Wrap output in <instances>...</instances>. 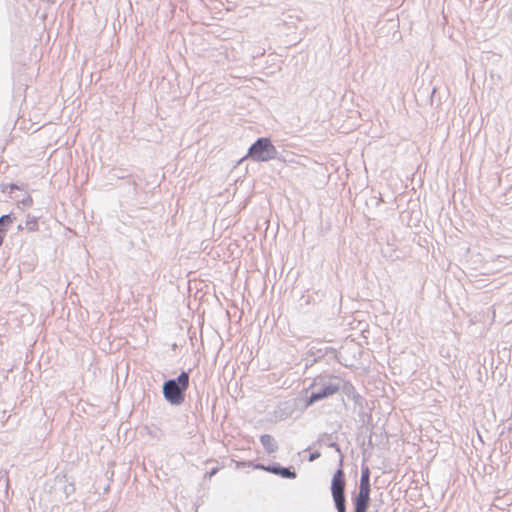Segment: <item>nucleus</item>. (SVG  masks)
<instances>
[{"label": "nucleus", "mask_w": 512, "mask_h": 512, "mask_svg": "<svg viewBox=\"0 0 512 512\" xmlns=\"http://www.w3.org/2000/svg\"><path fill=\"white\" fill-rule=\"evenodd\" d=\"M247 156L256 162H268L278 159L279 152L269 138L261 137L250 146Z\"/></svg>", "instance_id": "7ed1b4c3"}, {"label": "nucleus", "mask_w": 512, "mask_h": 512, "mask_svg": "<svg viewBox=\"0 0 512 512\" xmlns=\"http://www.w3.org/2000/svg\"><path fill=\"white\" fill-rule=\"evenodd\" d=\"M260 441L267 453H274L277 451L278 444L271 435H269V434L262 435L260 437Z\"/></svg>", "instance_id": "0eeeda50"}, {"label": "nucleus", "mask_w": 512, "mask_h": 512, "mask_svg": "<svg viewBox=\"0 0 512 512\" xmlns=\"http://www.w3.org/2000/svg\"><path fill=\"white\" fill-rule=\"evenodd\" d=\"M354 512H367V509L366 508L355 507V511Z\"/></svg>", "instance_id": "dca6fc26"}, {"label": "nucleus", "mask_w": 512, "mask_h": 512, "mask_svg": "<svg viewBox=\"0 0 512 512\" xmlns=\"http://www.w3.org/2000/svg\"><path fill=\"white\" fill-rule=\"evenodd\" d=\"M359 486L370 487V469L368 466H362Z\"/></svg>", "instance_id": "6e6552de"}, {"label": "nucleus", "mask_w": 512, "mask_h": 512, "mask_svg": "<svg viewBox=\"0 0 512 512\" xmlns=\"http://www.w3.org/2000/svg\"><path fill=\"white\" fill-rule=\"evenodd\" d=\"M319 457H320V453L319 452L311 453L310 456H309V461H314V460H316Z\"/></svg>", "instance_id": "f8f14e48"}, {"label": "nucleus", "mask_w": 512, "mask_h": 512, "mask_svg": "<svg viewBox=\"0 0 512 512\" xmlns=\"http://www.w3.org/2000/svg\"><path fill=\"white\" fill-rule=\"evenodd\" d=\"M189 386V374L185 371L175 379H169L163 384V396L172 405H180L184 401V392Z\"/></svg>", "instance_id": "f03ea898"}, {"label": "nucleus", "mask_w": 512, "mask_h": 512, "mask_svg": "<svg viewBox=\"0 0 512 512\" xmlns=\"http://www.w3.org/2000/svg\"><path fill=\"white\" fill-rule=\"evenodd\" d=\"M329 446L335 448L336 452H338L341 455V450H340L339 446L336 443L331 442L329 444Z\"/></svg>", "instance_id": "ddd939ff"}, {"label": "nucleus", "mask_w": 512, "mask_h": 512, "mask_svg": "<svg viewBox=\"0 0 512 512\" xmlns=\"http://www.w3.org/2000/svg\"><path fill=\"white\" fill-rule=\"evenodd\" d=\"M216 472H217V468L212 469V471L210 472V476H213Z\"/></svg>", "instance_id": "f3484780"}, {"label": "nucleus", "mask_w": 512, "mask_h": 512, "mask_svg": "<svg viewBox=\"0 0 512 512\" xmlns=\"http://www.w3.org/2000/svg\"><path fill=\"white\" fill-rule=\"evenodd\" d=\"M74 490H75V488H74V485L72 483H69V484L65 485V487H64V491H65L67 496L69 494L73 493Z\"/></svg>", "instance_id": "9b49d317"}, {"label": "nucleus", "mask_w": 512, "mask_h": 512, "mask_svg": "<svg viewBox=\"0 0 512 512\" xmlns=\"http://www.w3.org/2000/svg\"><path fill=\"white\" fill-rule=\"evenodd\" d=\"M341 388V380L334 376H320L310 384L311 394L307 399V406L328 398Z\"/></svg>", "instance_id": "f257e3e1"}, {"label": "nucleus", "mask_w": 512, "mask_h": 512, "mask_svg": "<svg viewBox=\"0 0 512 512\" xmlns=\"http://www.w3.org/2000/svg\"><path fill=\"white\" fill-rule=\"evenodd\" d=\"M255 468L267 471V466H265L263 464H257V465H255Z\"/></svg>", "instance_id": "4468645a"}, {"label": "nucleus", "mask_w": 512, "mask_h": 512, "mask_svg": "<svg viewBox=\"0 0 512 512\" xmlns=\"http://www.w3.org/2000/svg\"><path fill=\"white\" fill-rule=\"evenodd\" d=\"M370 487L359 486V492L353 500L354 507L368 509L370 503Z\"/></svg>", "instance_id": "39448f33"}, {"label": "nucleus", "mask_w": 512, "mask_h": 512, "mask_svg": "<svg viewBox=\"0 0 512 512\" xmlns=\"http://www.w3.org/2000/svg\"><path fill=\"white\" fill-rule=\"evenodd\" d=\"M4 232H5V228H0V245L3 243Z\"/></svg>", "instance_id": "2eb2a0df"}, {"label": "nucleus", "mask_w": 512, "mask_h": 512, "mask_svg": "<svg viewBox=\"0 0 512 512\" xmlns=\"http://www.w3.org/2000/svg\"><path fill=\"white\" fill-rule=\"evenodd\" d=\"M38 228L37 219L35 217H28L25 223V229L28 231H35Z\"/></svg>", "instance_id": "1a4fd4ad"}, {"label": "nucleus", "mask_w": 512, "mask_h": 512, "mask_svg": "<svg viewBox=\"0 0 512 512\" xmlns=\"http://www.w3.org/2000/svg\"><path fill=\"white\" fill-rule=\"evenodd\" d=\"M267 472L275 474V475H279L282 478H286V479L296 478V472L294 470H291V468L282 467L277 463L268 465Z\"/></svg>", "instance_id": "423d86ee"}, {"label": "nucleus", "mask_w": 512, "mask_h": 512, "mask_svg": "<svg viewBox=\"0 0 512 512\" xmlns=\"http://www.w3.org/2000/svg\"><path fill=\"white\" fill-rule=\"evenodd\" d=\"M331 493L338 512H346L345 505V474L339 468L333 475Z\"/></svg>", "instance_id": "20e7f679"}, {"label": "nucleus", "mask_w": 512, "mask_h": 512, "mask_svg": "<svg viewBox=\"0 0 512 512\" xmlns=\"http://www.w3.org/2000/svg\"><path fill=\"white\" fill-rule=\"evenodd\" d=\"M18 229H19V230H23V229H25V226H22V225L20 224V225H18Z\"/></svg>", "instance_id": "a211bd4d"}, {"label": "nucleus", "mask_w": 512, "mask_h": 512, "mask_svg": "<svg viewBox=\"0 0 512 512\" xmlns=\"http://www.w3.org/2000/svg\"><path fill=\"white\" fill-rule=\"evenodd\" d=\"M12 223V218L9 214L2 215L0 217V228H5L7 230L8 226Z\"/></svg>", "instance_id": "9d476101"}]
</instances>
